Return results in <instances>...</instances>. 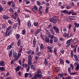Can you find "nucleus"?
Wrapping results in <instances>:
<instances>
[{
    "mask_svg": "<svg viewBox=\"0 0 79 79\" xmlns=\"http://www.w3.org/2000/svg\"><path fill=\"white\" fill-rule=\"evenodd\" d=\"M43 75L42 74L41 69H38L37 71L35 73V75L31 79H37L38 78H42Z\"/></svg>",
    "mask_w": 79,
    "mask_h": 79,
    "instance_id": "nucleus-1",
    "label": "nucleus"
},
{
    "mask_svg": "<svg viewBox=\"0 0 79 79\" xmlns=\"http://www.w3.org/2000/svg\"><path fill=\"white\" fill-rule=\"evenodd\" d=\"M12 29V27L11 26H9L6 29V32L5 33L6 37H8L10 35V34H11V31H10V29Z\"/></svg>",
    "mask_w": 79,
    "mask_h": 79,
    "instance_id": "nucleus-2",
    "label": "nucleus"
},
{
    "mask_svg": "<svg viewBox=\"0 0 79 79\" xmlns=\"http://www.w3.org/2000/svg\"><path fill=\"white\" fill-rule=\"evenodd\" d=\"M57 20H58V17L57 16H54L50 20V21L54 24H56Z\"/></svg>",
    "mask_w": 79,
    "mask_h": 79,
    "instance_id": "nucleus-3",
    "label": "nucleus"
},
{
    "mask_svg": "<svg viewBox=\"0 0 79 79\" xmlns=\"http://www.w3.org/2000/svg\"><path fill=\"white\" fill-rule=\"evenodd\" d=\"M52 28L53 30H54L55 32H56V34H60V31H59V29L56 27V26H53Z\"/></svg>",
    "mask_w": 79,
    "mask_h": 79,
    "instance_id": "nucleus-4",
    "label": "nucleus"
},
{
    "mask_svg": "<svg viewBox=\"0 0 79 79\" xmlns=\"http://www.w3.org/2000/svg\"><path fill=\"white\" fill-rule=\"evenodd\" d=\"M73 40V39H70L68 40L66 42V44L67 45V46H66V48H68L71 45V41Z\"/></svg>",
    "mask_w": 79,
    "mask_h": 79,
    "instance_id": "nucleus-5",
    "label": "nucleus"
},
{
    "mask_svg": "<svg viewBox=\"0 0 79 79\" xmlns=\"http://www.w3.org/2000/svg\"><path fill=\"white\" fill-rule=\"evenodd\" d=\"M32 10L33 12L36 13L38 11V6L36 5H34L32 9Z\"/></svg>",
    "mask_w": 79,
    "mask_h": 79,
    "instance_id": "nucleus-6",
    "label": "nucleus"
},
{
    "mask_svg": "<svg viewBox=\"0 0 79 79\" xmlns=\"http://www.w3.org/2000/svg\"><path fill=\"white\" fill-rule=\"evenodd\" d=\"M45 42L46 43H48V44H53V43L51 41L50 39H49V38L47 37L45 38Z\"/></svg>",
    "mask_w": 79,
    "mask_h": 79,
    "instance_id": "nucleus-7",
    "label": "nucleus"
},
{
    "mask_svg": "<svg viewBox=\"0 0 79 79\" xmlns=\"http://www.w3.org/2000/svg\"><path fill=\"white\" fill-rule=\"evenodd\" d=\"M52 47L48 46L47 47V49L48 52L52 53L53 52V49H52Z\"/></svg>",
    "mask_w": 79,
    "mask_h": 79,
    "instance_id": "nucleus-8",
    "label": "nucleus"
},
{
    "mask_svg": "<svg viewBox=\"0 0 79 79\" xmlns=\"http://www.w3.org/2000/svg\"><path fill=\"white\" fill-rule=\"evenodd\" d=\"M41 31H42L41 27H40L39 29L37 30L35 32V35L36 36V35H37V34H39Z\"/></svg>",
    "mask_w": 79,
    "mask_h": 79,
    "instance_id": "nucleus-9",
    "label": "nucleus"
},
{
    "mask_svg": "<svg viewBox=\"0 0 79 79\" xmlns=\"http://www.w3.org/2000/svg\"><path fill=\"white\" fill-rule=\"evenodd\" d=\"M43 9V7L42 6H40V7L38 8V11H39L40 13L41 14L42 13V9Z\"/></svg>",
    "mask_w": 79,
    "mask_h": 79,
    "instance_id": "nucleus-10",
    "label": "nucleus"
},
{
    "mask_svg": "<svg viewBox=\"0 0 79 79\" xmlns=\"http://www.w3.org/2000/svg\"><path fill=\"white\" fill-rule=\"evenodd\" d=\"M59 61H60V64H62V65H63V66H64V60L60 58Z\"/></svg>",
    "mask_w": 79,
    "mask_h": 79,
    "instance_id": "nucleus-11",
    "label": "nucleus"
},
{
    "mask_svg": "<svg viewBox=\"0 0 79 79\" xmlns=\"http://www.w3.org/2000/svg\"><path fill=\"white\" fill-rule=\"evenodd\" d=\"M54 53L55 54V55L56 56H58V53H57V49L56 48H55L54 49Z\"/></svg>",
    "mask_w": 79,
    "mask_h": 79,
    "instance_id": "nucleus-12",
    "label": "nucleus"
},
{
    "mask_svg": "<svg viewBox=\"0 0 79 79\" xmlns=\"http://www.w3.org/2000/svg\"><path fill=\"white\" fill-rule=\"evenodd\" d=\"M31 21H30V20H28L27 21V26L28 27H31Z\"/></svg>",
    "mask_w": 79,
    "mask_h": 79,
    "instance_id": "nucleus-13",
    "label": "nucleus"
},
{
    "mask_svg": "<svg viewBox=\"0 0 79 79\" xmlns=\"http://www.w3.org/2000/svg\"><path fill=\"white\" fill-rule=\"evenodd\" d=\"M36 43H37V40L35 39H34L33 40V47H35Z\"/></svg>",
    "mask_w": 79,
    "mask_h": 79,
    "instance_id": "nucleus-14",
    "label": "nucleus"
},
{
    "mask_svg": "<svg viewBox=\"0 0 79 79\" xmlns=\"http://www.w3.org/2000/svg\"><path fill=\"white\" fill-rule=\"evenodd\" d=\"M15 39L16 40H19L20 38V35L18 34H16L15 35Z\"/></svg>",
    "mask_w": 79,
    "mask_h": 79,
    "instance_id": "nucleus-15",
    "label": "nucleus"
},
{
    "mask_svg": "<svg viewBox=\"0 0 79 79\" xmlns=\"http://www.w3.org/2000/svg\"><path fill=\"white\" fill-rule=\"evenodd\" d=\"M44 64L46 65V66H47L48 65V61H47V59L46 58H45L44 59Z\"/></svg>",
    "mask_w": 79,
    "mask_h": 79,
    "instance_id": "nucleus-16",
    "label": "nucleus"
},
{
    "mask_svg": "<svg viewBox=\"0 0 79 79\" xmlns=\"http://www.w3.org/2000/svg\"><path fill=\"white\" fill-rule=\"evenodd\" d=\"M58 41V39L57 37L55 36L54 38V42L55 43H57Z\"/></svg>",
    "mask_w": 79,
    "mask_h": 79,
    "instance_id": "nucleus-17",
    "label": "nucleus"
},
{
    "mask_svg": "<svg viewBox=\"0 0 79 79\" xmlns=\"http://www.w3.org/2000/svg\"><path fill=\"white\" fill-rule=\"evenodd\" d=\"M21 39H19L18 40L17 42V45L18 47H19L21 45Z\"/></svg>",
    "mask_w": 79,
    "mask_h": 79,
    "instance_id": "nucleus-18",
    "label": "nucleus"
},
{
    "mask_svg": "<svg viewBox=\"0 0 79 79\" xmlns=\"http://www.w3.org/2000/svg\"><path fill=\"white\" fill-rule=\"evenodd\" d=\"M18 24L15 23L12 26V28L13 29H16L17 28V27H18Z\"/></svg>",
    "mask_w": 79,
    "mask_h": 79,
    "instance_id": "nucleus-19",
    "label": "nucleus"
},
{
    "mask_svg": "<svg viewBox=\"0 0 79 79\" xmlns=\"http://www.w3.org/2000/svg\"><path fill=\"white\" fill-rule=\"evenodd\" d=\"M28 66H29L28 64L26 63H23L22 64V66L23 68H27V67H28Z\"/></svg>",
    "mask_w": 79,
    "mask_h": 79,
    "instance_id": "nucleus-20",
    "label": "nucleus"
},
{
    "mask_svg": "<svg viewBox=\"0 0 79 79\" xmlns=\"http://www.w3.org/2000/svg\"><path fill=\"white\" fill-rule=\"evenodd\" d=\"M55 37V36L54 35H51V38H50V40H51V41H52V44H53V38L54 39Z\"/></svg>",
    "mask_w": 79,
    "mask_h": 79,
    "instance_id": "nucleus-21",
    "label": "nucleus"
},
{
    "mask_svg": "<svg viewBox=\"0 0 79 79\" xmlns=\"http://www.w3.org/2000/svg\"><path fill=\"white\" fill-rule=\"evenodd\" d=\"M5 65V62H4V61L2 60L0 62V66H3Z\"/></svg>",
    "mask_w": 79,
    "mask_h": 79,
    "instance_id": "nucleus-22",
    "label": "nucleus"
},
{
    "mask_svg": "<svg viewBox=\"0 0 79 79\" xmlns=\"http://www.w3.org/2000/svg\"><path fill=\"white\" fill-rule=\"evenodd\" d=\"M5 67H0V71L1 72H3V71H5Z\"/></svg>",
    "mask_w": 79,
    "mask_h": 79,
    "instance_id": "nucleus-23",
    "label": "nucleus"
},
{
    "mask_svg": "<svg viewBox=\"0 0 79 79\" xmlns=\"http://www.w3.org/2000/svg\"><path fill=\"white\" fill-rule=\"evenodd\" d=\"M20 70V67H19V66H18L15 69V70L16 73H17V71H19Z\"/></svg>",
    "mask_w": 79,
    "mask_h": 79,
    "instance_id": "nucleus-24",
    "label": "nucleus"
},
{
    "mask_svg": "<svg viewBox=\"0 0 79 79\" xmlns=\"http://www.w3.org/2000/svg\"><path fill=\"white\" fill-rule=\"evenodd\" d=\"M31 69H33V70H35V69H36V68L35 67V66L32 64L31 65Z\"/></svg>",
    "mask_w": 79,
    "mask_h": 79,
    "instance_id": "nucleus-25",
    "label": "nucleus"
},
{
    "mask_svg": "<svg viewBox=\"0 0 79 79\" xmlns=\"http://www.w3.org/2000/svg\"><path fill=\"white\" fill-rule=\"evenodd\" d=\"M69 19L70 20H74L75 19V17L74 16H70L69 17Z\"/></svg>",
    "mask_w": 79,
    "mask_h": 79,
    "instance_id": "nucleus-26",
    "label": "nucleus"
},
{
    "mask_svg": "<svg viewBox=\"0 0 79 79\" xmlns=\"http://www.w3.org/2000/svg\"><path fill=\"white\" fill-rule=\"evenodd\" d=\"M79 40L77 39H76L73 40V44H75L78 42Z\"/></svg>",
    "mask_w": 79,
    "mask_h": 79,
    "instance_id": "nucleus-27",
    "label": "nucleus"
},
{
    "mask_svg": "<svg viewBox=\"0 0 79 79\" xmlns=\"http://www.w3.org/2000/svg\"><path fill=\"white\" fill-rule=\"evenodd\" d=\"M13 56L14 58H16L17 57V52H15L13 53Z\"/></svg>",
    "mask_w": 79,
    "mask_h": 79,
    "instance_id": "nucleus-28",
    "label": "nucleus"
},
{
    "mask_svg": "<svg viewBox=\"0 0 79 79\" xmlns=\"http://www.w3.org/2000/svg\"><path fill=\"white\" fill-rule=\"evenodd\" d=\"M25 52L26 54H30L31 53V52H32V50H31V49H29L28 51H25Z\"/></svg>",
    "mask_w": 79,
    "mask_h": 79,
    "instance_id": "nucleus-29",
    "label": "nucleus"
},
{
    "mask_svg": "<svg viewBox=\"0 0 79 79\" xmlns=\"http://www.w3.org/2000/svg\"><path fill=\"white\" fill-rule=\"evenodd\" d=\"M66 34L67 38H70V37H71V36H72V35H71V34H69V32L68 33H67Z\"/></svg>",
    "mask_w": 79,
    "mask_h": 79,
    "instance_id": "nucleus-30",
    "label": "nucleus"
},
{
    "mask_svg": "<svg viewBox=\"0 0 79 79\" xmlns=\"http://www.w3.org/2000/svg\"><path fill=\"white\" fill-rule=\"evenodd\" d=\"M74 58L75 59V61H77L79 60H78V57H77V56L76 55H74Z\"/></svg>",
    "mask_w": 79,
    "mask_h": 79,
    "instance_id": "nucleus-31",
    "label": "nucleus"
},
{
    "mask_svg": "<svg viewBox=\"0 0 79 79\" xmlns=\"http://www.w3.org/2000/svg\"><path fill=\"white\" fill-rule=\"evenodd\" d=\"M40 48L41 50H44V45L43 43H41L40 45Z\"/></svg>",
    "mask_w": 79,
    "mask_h": 79,
    "instance_id": "nucleus-32",
    "label": "nucleus"
},
{
    "mask_svg": "<svg viewBox=\"0 0 79 79\" xmlns=\"http://www.w3.org/2000/svg\"><path fill=\"white\" fill-rule=\"evenodd\" d=\"M32 64V62H31V59H28V65H31Z\"/></svg>",
    "mask_w": 79,
    "mask_h": 79,
    "instance_id": "nucleus-33",
    "label": "nucleus"
},
{
    "mask_svg": "<svg viewBox=\"0 0 79 79\" xmlns=\"http://www.w3.org/2000/svg\"><path fill=\"white\" fill-rule=\"evenodd\" d=\"M17 20L19 24H19H21V21H20V18H19V16L17 17Z\"/></svg>",
    "mask_w": 79,
    "mask_h": 79,
    "instance_id": "nucleus-34",
    "label": "nucleus"
},
{
    "mask_svg": "<svg viewBox=\"0 0 79 79\" xmlns=\"http://www.w3.org/2000/svg\"><path fill=\"white\" fill-rule=\"evenodd\" d=\"M60 13H64V14H67V10H61L60 11Z\"/></svg>",
    "mask_w": 79,
    "mask_h": 79,
    "instance_id": "nucleus-35",
    "label": "nucleus"
},
{
    "mask_svg": "<svg viewBox=\"0 0 79 79\" xmlns=\"http://www.w3.org/2000/svg\"><path fill=\"white\" fill-rule=\"evenodd\" d=\"M49 10V7H47L46 8V9L45 10V13H48V10Z\"/></svg>",
    "mask_w": 79,
    "mask_h": 79,
    "instance_id": "nucleus-36",
    "label": "nucleus"
},
{
    "mask_svg": "<svg viewBox=\"0 0 79 79\" xmlns=\"http://www.w3.org/2000/svg\"><path fill=\"white\" fill-rule=\"evenodd\" d=\"M3 19H7L8 18H9L8 16L7 15H4L3 16Z\"/></svg>",
    "mask_w": 79,
    "mask_h": 79,
    "instance_id": "nucleus-37",
    "label": "nucleus"
},
{
    "mask_svg": "<svg viewBox=\"0 0 79 79\" xmlns=\"http://www.w3.org/2000/svg\"><path fill=\"white\" fill-rule=\"evenodd\" d=\"M26 31L25 29H23L22 31V34L23 35H24L26 33Z\"/></svg>",
    "mask_w": 79,
    "mask_h": 79,
    "instance_id": "nucleus-38",
    "label": "nucleus"
},
{
    "mask_svg": "<svg viewBox=\"0 0 79 79\" xmlns=\"http://www.w3.org/2000/svg\"><path fill=\"white\" fill-rule=\"evenodd\" d=\"M63 75H64V74H63V73H59L58 74V76H60V78H62V77H63Z\"/></svg>",
    "mask_w": 79,
    "mask_h": 79,
    "instance_id": "nucleus-39",
    "label": "nucleus"
},
{
    "mask_svg": "<svg viewBox=\"0 0 79 79\" xmlns=\"http://www.w3.org/2000/svg\"><path fill=\"white\" fill-rule=\"evenodd\" d=\"M54 70H56V72H58L60 70V68L58 67H57L55 69H54Z\"/></svg>",
    "mask_w": 79,
    "mask_h": 79,
    "instance_id": "nucleus-40",
    "label": "nucleus"
},
{
    "mask_svg": "<svg viewBox=\"0 0 79 79\" xmlns=\"http://www.w3.org/2000/svg\"><path fill=\"white\" fill-rule=\"evenodd\" d=\"M50 30V31H51V33L52 34V35H54V34H55V32L53 29H51Z\"/></svg>",
    "mask_w": 79,
    "mask_h": 79,
    "instance_id": "nucleus-41",
    "label": "nucleus"
},
{
    "mask_svg": "<svg viewBox=\"0 0 79 79\" xmlns=\"http://www.w3.org/2000/svg\"><path fill=\"white\" fill-rule=\"evenodd\" d=\"M71 48H74L75 47H77V45H74L73 44H71Z\"/></svg>",
    "mask_w": 79,
    "mask_h": 79,
    "instance_id": "nucleus-42",
    "label": "nucleus"
},
{
    "mask_svg": "<svg viewBox=\"0 0 79 79\" xmlns=\"http://www.w3.org/2000/svg\"><path fill=\"white\" fill-rule=\"evenodd\" d=\"M13 53V52L11 51L10 52L9 54V58H11V56H12V54Z\"/></svg>",
    "mask_w": 79,
    "mask_h": 79,
    "instance_id": "nucleus-43",
    "label": "nucleus"
},
{
    "mask_svg": "<svg viewBox=\"0 0 79 79\" xmlns=\"http://www.w3.org/2000/svg\"><path fill=\"white\" fill-rule=\"evenodd\" d=\"M73 12V10L70 11L68 12V10H67V15H71Z\"/></svg>",
    "mask_w": 79,
    "mask_h": 79,
    "instance_id": "nucleus-44",
    "label": "nucleus"
},
{
    "mask_svg": "<svg viewBox=\"0 0 79 79\" xmlns=\"http://www.w3.org/2000/svg\"><path fill=\"white\" fill-rule=\"evenodd\" d=\"M34 26H38L39 25V23L38 22H34L33 23Z\"/></svg>",
    "mask_w": 79,
    "mask_h": 79,
    "instance_id": "nucleus-45",
    "label": "nucleus"
},
{
    "mask_svg": "<svg viewBox=\"0 0 79 79\" xmlns=\"http://www.w3.org/2000/svg\"><path fill=\"white\" fill-rule=\"evenodd\" d=\"M77 74V72H75L74 73H71V72L69 74H70V75L71 76L72 75H76V74Z\"/></svg>",
    "mask_w": 79,
    "mask_h": 79,
    "instance_id": "nucleus-46",
    "label": "nucleus"
},
{
    "mask_svg": "<svg viewBox=\"0 0 79 79\" xmlns=\"http://www.w3.org/2000/svg\"><path fill=\"white\" fill-rule=\"evenodd\" d=\"M74 25L75 27H79V24L77 23H75Z\"/></svg>",
    "mask_w": 79,
    "mask_h": 79,
    "instance_id": "nucleus-47",
    "label": "nucleus"
},
{
    "mask_svg": "<svg viewBox=\"0 0 79 79\" xmlns=\"http://www.w3.org/2000/svg\"><path fill=\"white\" fill-rule=\"evenodd\" d=\"M28 76H29L30 79H31V77H32V74H31V73L30 72L28 73Z\"/></svg>",
    "mask_w": 79,
    "mask_h": 79,
    "instance_id": "nucleus-48",
    "label": "nucleus"
},
{
    "mask_svg": "<svg viewBox=\"0 0 79 79\" xmlns=\"http://www.w3.org/2000/svg\"><path fill=\"white\" fill-rule=\"evenodd\" d=\"M12 48V47H11L10 45H9L7 47V50H10V49H11Z\"/></svg>",
    "mask_w": 79,
    "mask_h": 79,
    "instance_id": "nucleus-49",
    "label": "nucleus"
},
{
    "mask_svg": "<svg viewBox=\"0 0 79 79\" xmlns=\"http://www.w3.org/2000/svg\"><path fill=\"white\" fill-rule=\"evenodd\" d=\"M6 26L5 24H3L2 25V29H5V28H6Z\"/></svg>",
    "mask_w": 79,
    "mask_h": 79,
    "instance_id": "nucleus-50",
    "label": "nucleus"
},
{
    "mask_svg": "<svg viewBox=\"0 0 79 79\" xmlns=\"http://www.w3.org/2000/svg\"><path fill=\"white\" fill-rule=\"evenodd\" d=\"M68 72L69 73H71V67H69L68 69Z\"/></svg>",
    "mask_w": 79,
    "mask_h": 79,
    "instance_id": "nucleus-51",
    "label": "nucleus"
},
{
    "mask_svg": "<svg viewBox=\"0 0 79 79\" xmlns=\"http://www.w3.org/2000/svg\"><path fill=\"white\" fill-rule=\"evenodd\" d=\"M12 18H13V19H16L17 18V17H18V16L13 15H12Z\"/></svg>",
    "mask_w": 79,
    "mask_h": 79,
    "instance_id": "nucleus-52",
    "label": "nucleus"
},
{
    "mask_svg": "<svg viewBox=\"0 0 79 79\" xmlns=\"http://www.w3.org/2000/svg\"><path fill=\"white\" fill-rule=\"evenodd\" d=\"M39 56H35L34 58L35 60H36V61H37L38 60H39Z\"/></svg>",
    "mask_w": 79,
    "mask_h": 79,
    "instance_id": "nucleus-53",
    "label": "nucleus"
},
{
    "mask_svg": "<svg viewBox=\"0 0 79 79\" xmlns=\"http://www.w3.org/2000/svg\"><path fill=\"white\" fill-rule=\"evenodd\" d=\"M8 23L10 24H11V25H12V24H13V22H12L11 20H8Z\"/></svg>",
    "mask_w": 79,
    "mask_h": 79,
    "instance_id": "nucleus-54",
    "label": "nucleus"
},
{
    "mask_svg": "<svg viewBox=\"0 0 79 79\" xmlns=\"http://www.w3.org/2000/svg\"><path fill=\"white\" fill-rule=\"evenodd\" d=\"M13 15H14V16H18V12L16 11H15V13L13 14Z\"/></svg>",
    "mask_w": 79,
    "mask_h": 79,
    "instance_id": "nucleus-55",
    "label": "nucleus"
},
{
    "mask_svg": "<svg viewBox=\"0 0 79 79\" xmlns=\"http://www.w3.org/2000/svg\"><path fill=\"white\" fill-rule=\"evenodd\" d=\"M52 24L51 23H50L48 26V29H49L50 28H51L52 27Z\"/></svg>",
    "mask_w": 79,
    "mask_h": 79,
    "instance_id": "nucleus-56",
    "label": "nucleus"
},
{
    "mask_svg": "<svg viewBox=\"0 0 79 79\" xmlns=\"http://www.w3.org/2000/svg\"><path fill=\"white\" fill-rule=\"evenodd\" d=\"M70 66L72 68V70H73L74 68V67L72 64H70Z\"/></svg>",
    "mask_w": 79,
    "mask_h": 79,
    "instance_id": "nucleus-57",
    "label": "nucleus"
},
{
    "mask_svg": "<svg viewBox=\"0 0 79 79\" xmlns=\"http://www.w3.org/2000/svg\"><path fill=\"white\" fill-rule=\"evenodd\" d=\"M79 65H77L75 68V70L76 71H77V70H79Z\"/></svg>",
    "mask_w": 79,
    "mask_h": 79,
    "instance_id": "nucleus-58",
    "label": "nucleus"
},
{
    "mask_svg": "<svg viewBox=\"0 0 79 79\" xmlns=\"http://www.w3.org/2000/svg\"><path fill=\"white\" fill-rule=\"evenodd\" d=\"M41 52H39L36 55H37L38 56H41Z\"/></svg>",
    "mask_w": 79,
    "mask_h": 79,
    "instance_id": "nucleus-59",
    "label": "nucleus"
},
{
    "mask_svg": "<svg viewBox=\"0 0 79 79\" xmlns=\"http://www.w3.org/2000/svg\"><path fill=\"white\" fill-rule=\"evenodd\" d=\"M24 10L25 11H27V12H28V13H31V11L27 9H24Z\"/></svg>",
    "mask_w": 79,
    "mask_h": 79,
    "instance_id": "nucleus-60",
    "label": "nucleus"
},
{
    "mask_svg": "<svg viewBox=\"0 0 79 79\" xmlns=\"http://www.w3.org/2000/svg\"><path fill=\"white\" fill-rule=\"evenodd\" d=\"M9 11H10V12H11V13H13L14 12V10L13 9V8H10L9 9Z\"/></svg>",
    "mask_w": 79,
    "mask_h": 79,
    "instance_id": "nucleus-61",
    "label": "nucleus"
},
{
    "mask_svg": "<svg viewBox=\"0 0 79 79\" xmlns=\"http://www.w3.org/2000/svg\"><path fill=\"white\" fill-rule=\"evenodd\" d=\"M23 51V48H19V53H21Z\"/></svg>",
    "mask_w": 79,
    "mask_h": 79,
    "instance_id": "nucleus-62",
    "label": "nucleus"
},
{
    "mask_svg": "<svg viewBox=\"0 0 79 79\" xmlns=\"http://www.w3.org/2000/svg\"><path fill=\"white\" fill-rule=\"evenodd\" d=\"M15 4H12V8L13 9H15Z\"/></svg>",
    "mask_w": 79,
    "mask_h": 79,
    "instance_id": "nucleus-63",
    "label": "nucleus"
},
{
    "mask_svg": "<svg viewBox=\"0 0 79 79\" xmlns=\"http://www.w3.org/2000/svg\"><path fill=\"white\" fill-rule=\"evenodd\" d=\"M77 47H75L73 48V51L75 53H76V51L77 50V49H76Z\"/></svg>",
    "mask_w": 79,
    "mask_h": 79,
    "instance_id": "nucleus-64",
    "label": "nucleus"
}]
</instances>
